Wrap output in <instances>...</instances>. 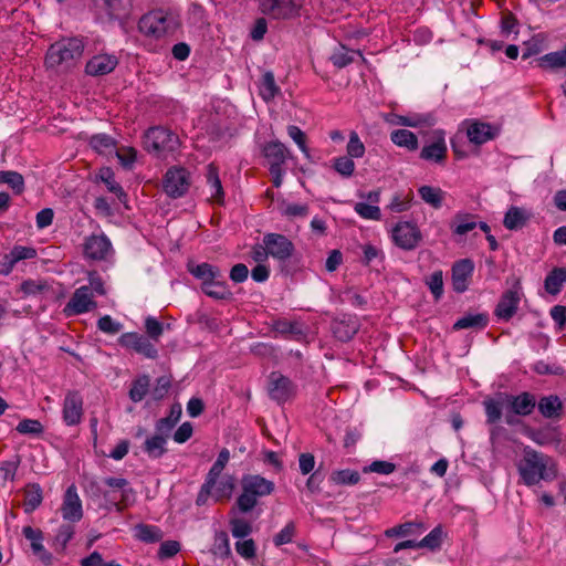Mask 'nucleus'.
I'll return each mask as SVG.
<instances>
[{
    "instance_id": "aec40b11",
    "label": "nucleus",
    "mask_w": 566,
    "mask_h": 566,
    "mask_svg": "<svg viewBox=\"0 0 566 566\" xmlns=\"http://www.w3.org/2000/svg\"><path fill=\"white\" fill-rule=\"evenodd\" d=\"M520 301L521 296L517 290L505 291L494 310L495 316L506 322L510 321L515 315Z\"/></svg>"
},
{
    "instance_id": "8fccbe9b",
    "label": "nucleus",
    "mask_w": 566,
    "mask_h": 566,
    "mask_svg": "<svg viewBox=\"0 0 566 566\" xmlns=\"http://www.w3.org/2000/svg\"><path fill=\"white\" fill-rule=\"evenodd\" d=\"M181 415L180 406H172L170 410V415L168 417L161 418L156 423V429L158 432L168 433L175 427V424L179 421Z\"/></svg>"
},
{
    "instance_id": "a18cd8bd",
    "label": "nucleus",
    "mask_w": 566,
    "mask_h": 566,
    "mask_svg": "<svg viewBox=\"0 0 566 566\" xmlns=\"http://www.w3.org/2000/svg\"><path fill=\"white\" fill-rule=\"evenodd\" d=\"M444 537V532L442 527L439 525L434 527L428 535H426L421 541L417 543L419 547H426L430 551H436L440 548L442 541Z\"/></svg>"
},
{
    "instance_id": "f704fd0d",
    "label": "nucleus",
    "mask_w": 566,
    "mask_h": 566,
    "mask_svg": "<svg viewBox=\"0 0 566 566\" xmlns=\"http://www.w3.org/2000/svg\"><path fill=\"white\" fill-rule=\"evenodd\" d=\"M528 218L530 216L524 209L511 207L504 216L503 224L509 230H517L525 226Z\"/></svg>"
},
{
    "instance_id": "774afa93",
    "label": "nucleus",
    "mask_w": 566,
    "mask_h": 566,
    "mask_svg": "<svg viewBox=\"0 0 566 566\" xmlns=\"http://www.w3.org/2000/svg\"><path fill=\"white\" fill-rule=\"evenodd\" d=\"M115 154L125 168H130L137 157V150L133 147L116 148Z\"/></svg>"
},
{
    "instance_id": "ddd939ff",
    "label": "nucleus",
    "mask_w": 566,
    "mask_h": 566,
    "mask_svg": "<svg viewBox=\"0 0 566 566\" xmlns=\"http://www.w3.org/2000/svg\"><path fill=\"white\" fill-rule=\"evenodd\" d=\"M392 239L399 248L413 250L421 240V232L416 224L400 222L392 230Z\"/></svg>"
},
{
    "instance_id": "4be33fe9",
    "label": "nucleus",
    "mask_w": 566,
    "mask_h": 566,
    "mask_svg": "<svg viewBox=\"0 0 566 566\" xmlns=\"http://www.w3.org/2000/svg\"><path fill=\"white\" fill-rule=\"evenodd\" d=\"M262 151L270 168L282 167L290 155L289 149L279 140L266 143Z\"/></svg>"
},
{
    "instance_id": "c756f323",
    "label": "nucleus",
    "mask_w": 566,
    "mask_h": 566,
    "mask_svg": "<svg viewBox=\"0 0 566 566\" xmlns=\"http://www.w3.org/2000/svg\"><path fill=\"white\" fill-rule=\"evenodd\" d=\"M167 437L168 436L166 433L158 432L157 434L146 439L144 442V451L149 458L159 459L167 452L165 447Z\"/></svg>"
},
{
    "instance_id": "20e7f679",
    "label": "nucleus",
    "mask_w": 566,
    "mask_h": 566,
    "mask_svg": "<svg viewBox=\"0 0 566 566\" xmlns=\"http://www.w3.org/2000/svg\"><path fill=\"white\" fill-rule=\"evenodd\" d=\"M176 27L175 17L161 9L144 14L138 22V29L142 33L156 39L172 32Z\"/></svg>"
},
{
    "instance_id": "0e129e2a",
    "label": "nucleus",
    "mask_w": 566,
    "mask_h": 566,
    "mask_svg": "<svg viewBox=\"0 0 566 566\" xmlns=\"http://www.w3.org/2000/svg\"><path fill=\"white\" fill-rule=\"evenodd\" d=\"M8 254L17 264L22 260L34 259L36 256V250L32 247L14 245Z\"/></svg>"
},
{
    "instance_id": "680f3d73",
    "label": "nucleus",
    "mask_w": 566,
    "mask_h": 566,
    "mask_svg": "<svg viewBox=\"0 0 566 566\" xmlns=\"http://www.w3.org/2000/svg\"><path fill=\"white\" fill-rule=\"evenodd\" d=\"M334 169L343 177H350L355 170V163L349 156H340L334 160Z\"/></svg>"
},
{
    "instance_id": "c03bdc74",
    "label": "nucleus",
    "mask_w": 566,
    "mask_h": 566,
    "mask_svg": "<svg viewBox=\"0 0 566 566\" xmlns=\"http://www.w3.org/2000/svg\"><path fill=\"white\" fill-rule=\"evenodd\" d=\"M420 198L434 209H439L442 206L444 192L440 188L431 186H421L418 190Z\"/></svg>"
},
{
    "instance_id": "c9c22d12",
    "label": "nucleus",
    "mask_w": 566,
    "mask_h": 566,
    "mask_svg": "<svg viewBox=\"0 0 566 566\" xmlns=\"http://www.w3.org/2000/svg\"><path fill=\"white\" fill-rule=\"evenodd\" d=\"M105 10L111 19H124L132 9V0H103Z\"/></svg>"
},
{
    "instance_id": "13d9d810",
    "label": "nucleus",
    "mask_w": 566,
    "mask_h": 566,
    "mask_svg": "<svg viewBox=\"0 0 566 566\" xmlns=\"http://www.w3.org/2000/svg\"><path fill=\"white\" fill-rule=\"evenodd\" d=\"M15 430L21 434L39 436L43 432V426L35 419H23L19 422Z\"/></svg>"
},
{
    "instance_id": "7ed1b4c3",
    "label": "nucleus",
    "mask_w": 566,
    "mask_h": 566,
    "mask_svg": "<svg viewBox=\"0 0 566 566\" xmlns=\"http://www.w3.org/2000/svg\"><path fill=\"white\" fill-rule=\"evenodd\" d=\"M83 50L84 45L80 39H62L49 48L45 64L51 69H69L82 56Z\"/></svg>"
},
{
    "instance_id": "e433bc0d",
    "label": "nucleus",
    "mask_w": 566,
    "mask_h": 566,
    "mask_svg": "<svg viewBox=\"0 0 566 566\" xmlns=\"http://www.w3.org/2000/svg\"><path fill=\"white\" fill-rule=\"evenodd\" d=\"M234 490V478L227 475L222 478L211 490V494L216 502L229 500Z\"/></svg>"
},
{
    "instance_id": "603ef678",
    "label": "nucleus",
    "mask_w": 566,
    "mask_h": 566,
    "mask_svg": "<svg viewBox=\"0 0 566 566\" xmlns=\"http://www.w3.org/2000/svg\"><path fill=\"white\" fill-rule=\"evenodd\" d=\"M20 463L21 458L17 454L13 460L3 461L0 464V484L14 480Z\"/></svg>"
},
{
    "instance_id": "39448f33",
    "label": "nucleus",
    "mask_w": 566,
    "mask_h": 566,
    "mask_svg": "<svg viewBox=\"0 0 566 566\" xmlns=\"http://www.w3.org/2000/svg\"><path fill=\"white\" fill-rule=\"evenodd\" d=\"M144 148L148 153L161 156L178 149L180 142L178 135L165 127H150L144 135Z\"/></svg>"
},
{
    "instance_id": "ea45409f",
    "label": "nucleus",
    "mask_w": 566,
    "mask_h": 566,
    "mask_svg": "<svg viewBox=\"0 0 566 566\" xmlns=\"http://www.w3.org/2000/svg\"><path fill=\"white\" fill-rule=\"evenodd\" d=\"M260 95L265 101H272L280 92V87L275 83L274 74L266 71L260 82Z\"/></svg>"
},
{
    "instance_id": "dca6fc26",
    "label": "nucleus",
    "mask_w": 566,
    "mask_h": 566,
    "mask_svg": "<svg viewBox=\"0 0 566 566\" xmlns=\"http://www.w3.org/2000/svg\"><path fill=\"white\" fill-rule=\"evenodd\" d=\"M62 516L70 522H78L83 517L82 502L75 485H70L64 494L61 506Z\"/></svg>"
},
{
    "instance_id": "4d7b16f0",
    "label": "nucleus",
    "mask_w": 566,
    "mask_h": 566,
    "mask_svg": "<svg viewBox=\"0 0 566 566\" xmlns=\"http://www.w3.org/2000/svg\"><path fill=\"white\" fill-rule=\"evenodd\" d=\"M427 285L429 286L431 293L433 294L434 298L438 301L442 294H443V275L442 271H434L431 273L427 280Z\"/></svg>"
},
{
    "instance_id": "e2e57ef3",
    "label": "nucleus",
    "mask_w": 566,
    "mask_h": 566,
    "mask_svg": "<svg viewBox=\"0 0 566 566\" xmlns=\"http://www.w3.org/2000/svg\"><path fill=\"white\" fill-rule=\"evenodd\" d=\"M347 155L352 158H360L365 154V146L356 132H352L346 147Z\"/></svg>"
},
{
    "instance_id": "b1692460",
    "label": "nucleus",
    "mask_w": 566,
    "mask_h": 566,
    "mask_svg": "<svg viewBox=\"0 0 566 566\" xmlns=\"http://www.w3.org/2000/svg\"><path fill=\"white\" fill-rule=\"evenodd\" d=\"M504 394L505 392H501L495 398H488L483 401L486 422L489 424L497 423L501 420L503 412L505 413L507 411V402L503 398Z\"/></svg>"
},
{
    "instance_id": "5701e85b",
    "label": "nucleus",
    "mask_w": 566,
    "mask_h": 566,
    "mask_svg": "<svg viewBox=\"0 0 566 566\" xmlns=\"http://www.w3.org/2000/svg\"><path fill=\"white\" fill-rule=\"evenodd\" d=\"M24 537L31 542V548L35 556L45 564L49 565L52 560V555L46 552L42 544L43 534L40 530H34L31 526L23 527L22 531Z\"/></svg>"
},
{
    "instance_id": "f257e3e1",
    "label": "nucleus",
    "mask_w": 566,
    "mask_h": 566,
    "mask_svg": "<svg viewBox=\"0 0 566 566\" xmlns=\"http://www.w3.org/2000/svg\"><path fill=\"white\" fill-rule=\"evenodd\" d=\"M517 471L527 486L538 485L542 481L552 482L558 474L557 463L552 457L528 447L523 451Z\"/></svg>"
},
{
    "instance_id": "4c0bfd02",
    "label": "nucleus",
    "mask_w": 566,
    "mask_h": 566,
    "mask_svg": "<svg viewBox=\"0 0 566 566\" xmlns=\"http://www.w3.org/2000/svg\"><path fill=\"white\" fill-rule=\"evenodd\" d=\"M391 142L399 146L405 147L408 150H416L418 148L417 136L408 129H396L390 134Z\"/></svg>"
},
{
    "instance_id": "412c9836",
    "label": "nucleus",
    "mask_w": 566,
    "mask_h": 566,
    "mask_svg": "<svg viewBox=\"0 0 566 566\" xmlns=\"http://www.w3.org/2000/svg\"><path fill=\"white\" fill-rule=\"evenodd\" d=\"M111 242L104 234H93L85 239L84 255L91 260H104L111 251Z\"/></svg>"
},
{
    "instance_id": "a211bd4d",
    "label": "nucleus",
    "mask_w": 566,
    "mask_h": 566,
    "mask_svg": "<svg viewBox=\"0 0 566 566\" xmlns=\"http://www.w3.org/2000/svg\"><path fill=\"white\" fill-rule=\"evenodd\" d=\"M447 145L442 130L433 132V140L420 151V158L428 161L443 163L447 158Z\"/></svg>"
},
{
    "instance_id": "393cba45",
    "label": "nucleus",
    "mask_w": 566,
    "mask_h": 566,
    "mask_svg": "<svg viewBox=\"0 0 566 566\" xmlns=\"http://www.w3.org/2000/svg\"><path fill=\"white\" fill-rule=\"evenodd\" d=\"M536 407L539 413L547 419H559L563 416L564 405L560 398L556 395H548L542 397Z\"/></svg>"
},
{
    "instance_id": "864d4df0",
    "label": "nucleus",
    "mask_w": 566,
    "mask_h": 566,
    "mask_svg": "<svg viewBox=\"0 0 566 566\" xmlns=\"http://www.w3.org/2000/svg\"><path fill=\"white\" fill-rule=\"evenodd\" d=\"M541 67H565L566 66V48L562 51L545 54L539 59Z\"/></svg>"
},
{
    "instance_id": "bf43d9fd",
    "label": "nucleus",
    "mask_w": 566,
    "mask_h": 566,
    "mask_svg": "<svg viewBox=\"0 0 566 566\" xmlns=\"http://www.w3.org/2000/svg\"><path fill=\"white\" fill-rule=\"evenodd\" d=\"M354 210L364 219L380 220L381 212L378 206L357 202Z\"/></svg>"
},
{
    "instance_id": "a19ab883",
    "label": "nucleus",
    "mask_w": 566,
    "mask_h": 566,
    "mask_svg": "<svg viewBox=\"0 0 566 566\" xmlns=\"http://www.w3.org/2000/svg\"><path fill=\"white\" fill-rule=\"evenodd\" d=\"M150 378L148 375H142L136 378L130 386L128 396L132 401L139 402L149 391Z\"/></svg>"
},
{
    "instance_id": "a878e982",
    "label": "nucleus",
    "mask_w": 566,
    "mask_h": 566,
    "mask_svg": "<svg viewBox=\"0 0 566 566\" xmlns=\"http://www.w3.org/2000/svg\"><path fill=\"white\" fill-rule=\"evenodd\" d=\"M359 325L354 318L336 319L332 323V332L336 339L346 343L358 333Z\"/></svg>"
},
{
    "instance_id": "2f4dec72",
    "label": "nucleus",
    "mask_w": 566,
    "mask_h": 566,
    "mask_svg": "<svg viewBox=\"0 0 566 566\" xmlns=\"http://www.w3.org/2000/svg\"><path fill=\"white\" fill-rule=\"evenodd\" d=\"M43 500V492L38 483H29L24 488V511L27 513L33 512L38 509Z\"/></svg>"
},
{
    "instance_id": "f3484780",
    "label": "nucleus",
    "mask_w": 566,
    "mask_h": 566,
    "mask_svg": "<svg viewBox=\"0 0 566 566\" xmlns=\"http://www.w3.org/2000/svg\"><path fill=\"white\" fill-rule=\"evenodd\" d=\"M118 64L113 54L102 53L90 59L85 65V73L90 76H103L112 73Z\"/></svg>"
},
{
    "instance_id": "2eb2a0df",
    "label": "nucleus",
    "mask_w": 566,
    "mask_h": 566,
    "mask_svg": "<svg viewBox=\"0 0 566 566\" xmlns=\"http://www.w3.org/2000/svg\"><path fill=\"white\" fill-rule=\"evenodd\" d=\"M63 420L67 426H76L83 417V398L78 391L66 392L63 402Z\"/></svg>"
},
{
    "instance_id": "3c124183",
    "label": "nucleus",
    "mask_w": 566,
    "mask_h": 566,
    "mask_svg": "<svg viewBox=\"0 0 566 566\" xmlns=\"http://www.w3.org/2000/svg\"><path fill=\"white\" fill-rule=\"evenodd\" d=\"M98 178L106 185L107 189L115 193L118 198L125 197V192L122 186L116 182L114 178V172L111 168L104 167L98 172Z\"/></svg>"
},
{
    "instance_id": "9d476101",
    "label": "nucleus",
    "mask_w": 566,
    "mask_h": 566,
    "mask_svg": "<svg viewBox=\"0 0 566 566\" xmlns=\"http://www.w3.org/2000/svg\"><path fill=\"white\" fill-rule=\"evenodd\" d=\"M96 306L97 303L94 301V294L91 287L83 285L74 291L63 312L67 316L80 315L95 310Z\"/></svg>"
},
{
    "instance_id": "58836bf2",
    "label": "nucleus",
    "mask_w": 566,
    "mask_h": 566,
    "mask_svg": "<svg viewBox=\"0 0 566 566\" xmlns=\"http://www.w3.org/2000/svg\"><path fill=\"white\" fill-rule=\"evenodd\" d=\"M90 145L94 150L104 155H109L116 149V140L107 134L93 135Z\"/></svg>"
},
{
    "instance_id": "052dcab7",
    "label": "nucleus",
    "mask_w": 566,
    "mask_h": 566,
    "mask_svg": "<svg viewBox=\"0 0 566 566\" xmlns=\"http://www.w3.org/2000/svg\"><path fill=\"white\" fill-rule=\"evenodd\" d=\"M231 533L233 537L243 538L251 534L252 526L243 518L233 517L230 520Z\"/></svg>"
},
{
    "instance_id": "72a5a7b5",
    "label": "nucleus",
    "mask_w": 566,
    "mask_h": 566,
    "mask_svg": "<svg viewBox=\"0 0 566 566\" xmlns=\"http://www.w3.org/2000/svg\"><path fill=\"white\" fill-rule=\"evenodd\" d=\"M206 295L214 300H228L232 296L227 283L222 279H216L201 286Z\"/></svg>"
},
{
    "instance_id": "cd10ccee",
    "label": "nucleus",
    "mask_w": 566,
    "mask_h": 566,
    "mask_svg": "<svg viewBox=\"0 0 566 566\" xmlns=\"http://www.w3.org/2000/svg\"><path fill=\"white\" fill-rule=\"evenodd\" d=\"M489 324V315L486 313L465 314L453 324L454 331L460 329H484Z\"/></svg>"
},
{
    "instance_id": "f8f14e48",
    "label": "nucleus",
    "mask_w": 566,
    "mask_h": 566,
    "mask_svg": "<svg viewBox=\"0 0 566 566\" xmlns=\"http://www.w3.org/2000/svg\"><path fill=\"white\" fill-rule=\"evenodd\" d=\"M118 343L122 347L133 349L146 358L155 359L158 356V350L149 338L138 333H124L118 338Z\"/></svg>"
},
{
    "instance_id": "6e6d98bb",
    "label": "nucleus",
    "mask_w": 566,
    "mask_h": 566,
    "mask_svg": "<svg viewBox=\"0 0 566 566\" xmlns=\"http://www.w3.org/2000/svg\"><path fill=\"white\" fill-rule=\"evenodd\" d=\"M354 55L361 56L358 51L349 52L346 48L340 46L331 55L329 59L336 67L342 69L354 61Z\"/></svg>"
},
{
    "instance_id": "1a4fd4ad",
    "label": "nucleus",
    "mask_w": 566,
    "mask_h": 566,
    "mask_svg": "<svg viewBox=\"0 0 566 566\" xmlns=\"http://www.w3.org/2000/svg\"><path fill=\"white\" fill-rule=\"evenodd\" d=\"M296 387L292 380L279 371H272L269 376L268 392L272 400L284 403L295 395Z\"/></svg>"
},
{
    "instance_id": "79ce46f5",
    "label": "nucleus",
    "mask_w": 566,
    "mask_h": 566,
    "mask_svg": "<svg viewBox=\"0 0 566 566\" xmlns=\"http://www.w3.org/2000/svg\"><path fill=\"white\" fill-rule=\"evenodd\" d=\"M478 223L474 216L468 213H457L452 220L451 228L454 234L463 235L472 231Z\"/></svg>"
},
{
    "instance_id": "37998d69",
    "label": "nucleus",
    "mask_w": 566,
    "mask_h": 566,
    "mask_svg": "<svg viewBox=\"0 0 566 566\" xmlns=\"http://www.w3.org/2000/svg\"><path fill=\"white\" fill-rule=\"evenodd\" d=\"M0 184H7L15 195L24 191V178L18 171L0 170Z\"/></svg>"
},
{
    "instance_id": "bb28decb",
    "label": "nucleus",
    "mask_w": 566,
    "mask_h": 566,
    "mask_svg": "<svg viewBox=\"0 0 566 566\" xmlns=\"http://www.w3.org/2000/svg\"><path fill=\"white\" fill-rule=\"evenodd\" d=\"M188 271L198 280L201 281V286L206 285L208 282L222 279L223 275L219 268L209 264V263H200L197 265H188Z\"/></svg>"
},
{
    "instance_id": "338daca9",
    "label": "nucleus",
    "mask_w": 566,
    "mask_h": 566,
    "mask_svg": "<svg viewBox=\"0 0 566 566\" xmlns=\"http://www.w3.org/2000/svg\"><path fill=\"white\" fill-rule=\"evenodd\" d=\"M528 437L539 446H546L557 441L555 432L552 430H530Z\"/></svg>"
},
{
    "instance_id": "f03ea898",
    "label": "nucleus",
    "mask_w": 566,
    "mask_h": 566,
    "mask_svg": "<svg viewBox=\"0 0 566 566\" xmlns=\"http://www.w3.org/2000/svg\"><path fill=\"white\" fill-rule=\"evenodd\" d=\"M242 493L238 496L231 512L238 510L240 513H249L256 505L259 497L270 495L274 492V482L259 474H244L241 479Z\"/></svg>"
},
{
    "instance_id": "49530a36",
    "label": "nucleus",
    "mask_w": 566,
    "mask_h": 566,
    "mask_svg": "<svg viewBox=\"0 0 566 566\" xmlns=\"http://www.w3.org/2000/svg\"><path fill=\"white\" fill-rule=\"evenodd\" d=\"M136 531V537L145 543H156L161 539V533L158 527L146 525V524H138L135 527Z\"/></svg>"
},
{
    "instance_id": "0eeeda50",
    "label": "nucleus",
    "mask_w": 566,
    "mask_h": 566,
    "mask_svg": "<svg viewBox=\"0 0 566 566\" xmlns=\"http://www.w3.org/2000/svg\"><path fill=\"white\" fill-rule=\"evenodd\" d=\"M191 186V175L184 168L170 167L163 178V190L170 198H180L185 196Z\"/></svg>"
},
{
    "instance_id": "7c9ffc66",
    "label": "nucleus",
    "mask_w": 566,
    "mask_h": 566,
    "mask_svg": "<svg viewBox=\"0 0 566 566\" xmlns=\"http://www.w3.org/2000/svg\"><path fill=\"white\" fill-rule=\"evenodd\" d=\"M566 283V268H554L544 281L545 290L551 295H556L560 292L563 285Z\"/></svg>"
},
{
    "instance_id": "473e14b6",
    "label": "nucleus",
    "mask_w": 566,
    "mask_h": 566,
    "mask_svg": "<svg viewBox=\"0 0 566 566\" xmlns=\"http://www.w3.org/2000/svg\"><path fill=\"white\" fill-rule=\"evenodd\" d=\"M207 182L212 191L211 198L217 203H222L224 198L223 188L219 178L218 167L214 164H209L207 167Z\"/></svg>"
},
{
    "instance_id": "423d86ee",
    "label": "nucleus",
    "mask_w": 566,
    "mask_h": 566,
    "mask_svg": "<svg viewBox=\"0 0 566 566\" xmlns=\"http://www.w3.org/2000/svg\"><path fill=\"white\" fill-rule=\"evenodd\" d=\"M503 398L507 402L505 422L509 426L518 424L521 422L518 417L532 415L537 405L535 395L528 391H523L518 395L504 394Z\"/></svg>"
},
{
    "instance_id": "9b49d317",
    "label": "nucleus",
    "mask_w": 566,
    "mask_h": 566,
    "mask_svg": "<svg viewBox=\"0 0 566 566\" xmlns=\"http://www.w3.org/2000/svg\"><path fill=\"white\" fill-rule=\"evenodd\" d=\"M262 241L268 248L269 255L281 262L289 260L295 249L293 242L280 233H266Z\"/></svg>"
},
{
    "instance_id": "c85d7f7f",
    "label": "nucleus",
    "mask_w": 566,
    "mask_h": 566,
    "mask_svg": "<svg viewBox=\"0 0 566 566\" xmlns=\"http://www.w3.org/2000/svg\"><path fill=\"white\" fill-rule=\"evenodd\" d=\"M495 133L490 124L485 123H473L468 128V137L470 142L481 145L486 143L488 140L493 139Z\"/></svg>"
},
{
    "instance_id": "6ab92c4d",
    "label": "nucleus",
    "mask_w": 566,
    "mask_h": 566,
    "mask_svg": "<svg viewBox=\"0 0 566 566\" xmlns=\"http://www.w3.org/2000/svg\"><path fill=\"white\" fill-rule=\"evenodd\" d=\"M474 264L470 259H463L455 262L452 266V287L458 293L468 290L469 281L472 276Z\"/></svg>"
},
{
    "instance_id": "69168bd1",
    "label": "nucleus",
    "mask_w": 566,
    "mask_h": 566,
    "mask_svg": "<svg viewBox=\"0 0 566 566\" xmlns=\"http://www.w3.org/2000/svg\"><path fill=\"white\" fill-rule=\"evenodd\" d=\"M295 524L294 522H289L273 538V543L275 546H282L284 544L291 543L293 537L295 536Z\"/></svg>"
},
{
    "instance_id": "4468645a",
    "label": "nucleus",
    "mask_w": 566,
    "mask_h": 566,
    "mask_svg": "<svg viewBox=\"0 0 566 566\" xmlns=\"http://www.w3.org/2000/svg\"><path fill=\"white\" fill-rule=\"evenodd\" d=\"M300 0H263L262 12L274 19H287L297 13Z\"/></svg>"
},
{
    "instance_id": "5fc2aeb1",
    "label": "nucleus",
    "mask_w": 566,
    "mask_h": 566,
    "mask_svg": "<svg viewBox=\"0 0 566 566\" xmlns=\"http://www.w3.org/2000/svg\"><path fill=\"white\" fill-rule=\"evenodd\" d=\"M360 475L357 471H353L349 469L334 471L331 474V481L335 484H347L355 485L359 482Z\"/></svg>"
},
{
    "instance_id": "de8ad7c7",
    "label": "nucleus",
    "mask_w": 566,
    "mask_h": 566,
    "mask_svg": "<svg viewBox=\"0 0 566 566\" xmlns=\"http://www.w3.org/2000/svg\"><path fill=\"white\" fill-rule=\"evenodd\" d=\"M74 532V526L72 524L61 525L53 541L54 549L56 552H63L67 543L72 539Z\"/></svg>"
},
{
    "instance_id": "6e6552de",
    "label": "nucleus",
    "mask_w": 566,
    "mask_h": 566,
    "mask_svg": "<svg viewBox=\"0 0 566 566\" xmlns=\"http://www.w3.org/2000/svg\"><path fill=\"white\" fill-rule=\"evenodd\" d=\"M230 460V451L227 448H223L216 460V462L210 468L205 483L201 485L200 491L197 495L196 504L205 505L211 494V490L216 485L218 479L220 478L223 469L228 464Z\"/></svg>"
},
{
    "instance_id": "09e8293b",
    "label": "nucleus",
    "mask_w": 566,
    "mask_h": 566,
    "mask_svg": "<svg viewBox=\"0 0 566 566\" xmlns=\"http://www.w3.org/2000/svg\"><path fill=\"white\" fill-rule=\"evenodd\" d=\"M103 484L107 486L109 490L119 491V495L122 497V502L128 501L129 495L133 494L132 489H127L128 481L123 478H106L103 480Z\"/></svg>"
}]
</instances>
